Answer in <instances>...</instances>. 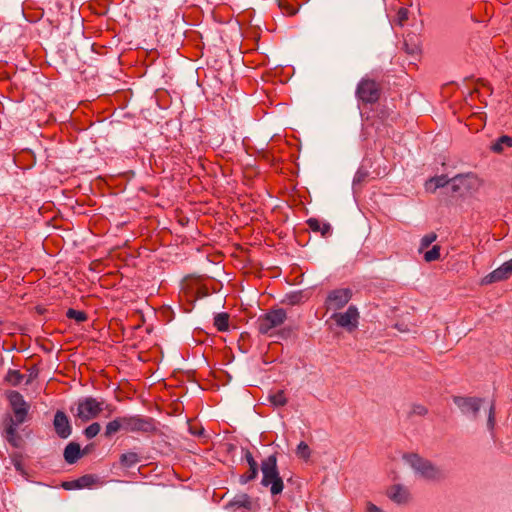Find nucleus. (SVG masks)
<instances>
[{
  "mask_svg": "<svg viewBox=\"0 0 512 512\" xmlns=\"http://www.w3.org/2000/svg\"><path fill=\"white\" fill-rule=\"evenodd\" d=\"M9 401L14 412V416H8L4 420V433L6 440L14 447L18 448L22 445V438L16 432L17 426L22 424L28 413V406L23 396L19 392H11Z\"/></svg>",
  "mask_w": 512,
  "mask_h": 512,
  "instance_id": "obj_1",
  "label": "nucleus"
},
{
  "mask_svg": "<svg viewBox=\"0 0 512 512\" xmlns=\"http://www.w3.org/2000/svg\"><path fill=\"white\" fill-rule=\"evenodd\" d=\"M261 471L263 475L261 484L265 487L270 486L272 495L280 494L283 491L284 483L277 469V458L275 455H270L262 461Z\"/></svg>",
  "mask_w": 512,
  "mask_h": 512,
  "instance_id": "obj_2",
  "label": "nucleus"
},
{
  "mask_svg": "<svg viewBox=\"0 0 512 512\" xmlns=\"http://www.w3.org/2000/svg\"><path fill=\"white\" fill-rule=\"evenodd\" d=\"M484 181L474 173L459 174L451 179V189L459 195H473L483 186Z\"/></svg>",
  "mask_w": 512,
  "mask_h": 512,
  "instance_id": "obj_3",
  "label": "nucleus"
},
{
  "mask_svg": "<svg viewBox=\"0 0 512 512\" xmlns=\"http://www.w3.org/2000/svg\"><path fill=\"white\" fill-rule=\"evenodd\" d=\"M405 460L411 468L427 480H440L444 476L441 469L434 466L430 461L421 458L417 454L406 455Z\"/></svg>",
  "mask_w": 512,
  "mask_h": 512,
  "instance_id": "obj_4",
  "label": "nucleus"
},
{
  "mask_svg": "<svg viewBox=\"0 0 512 512\" xmlns=\"http://www.w3.org/2000/svg\"><path fill=\"white\" fill-rule=\"evenodd\" d=\"M286 319L287 314L284 309H272L258 318V331L261 334H268L271 330L281 326Z\"/></svg>",
  "mask_w": 512,
  "mask_h": 512,
  "instance_id": "obj_5",
  "label": "nucleus"
},
{
  "mask_svg": "<svg viewBox=\"0 0 512 512\" xmlns=\"http://www.w3.org/2000/svg\"><path fill=\"white\" fill-rule=\"evenodd\" d=\"M103 410V402H99L93 397H86L79 400L77 404L76 416L83 422L96 418Z\"/></svg>",
  "mask_w": 512,
  "mask_h": 512,
  "instance_id": "obj_6",
  "label": "nucleus"
},
{
  "mask_svg": "<svg viewBox=\"0 0 512 512\" xmlns=\"http://www.w3.org/2000/svg\"><path fill=\"white\" fill-rule=\"evenodd\" d=\"M360 314L356 306L351 305L345 312L334 313L331 319L348 332H353L359 324Z\"/></svg>",
  "mask_w": 512,
  "mask_h": 512,
  "instance_id": "obj_7",
  "label": "nucleus"
},
{
  "mask_svg": "<svg viewBox=\"0 0 512 512\" xmlns=\"http://www.w3.org/2000/svg\"><path fill=\"white\" fill-rule=\"evenodd\" d=\"M356 95L362 102L374 103L380 97L379 85L372 79L364 78L357 86Z\"/></svg>",
  "mask_w": 512,
  "mask_h": 512,
  "instance_id": "obj_8",
  "label": "nucleus"
},
{
  "mask_svg": "<svg viewBox=\"0 0 512 512\" xmlns=\"http://www.w3.org/2000/svg\"><path fill=\"white\" fill-rule=\"evenodd\" d=\"M125 431L152 434L156 431V426L152 418H143L141 416H125Z\"/></svg>",
  "mask_w": 512,
  "mask_h": 512,
  "instance_id": "obj_9",
  "label": "nucleus"
},
{
  "mask_svg": "<svg viewBox=\"0 0 512 512\" xmlns=\"http://www.w3.org/2000/svg\"><path fill=\"white\" fill-rule=\"evenodd\" d=\"M352 298V291L349 288H338L330 291L327 295L325 306L327 310L337 311L345 307Z\"/></svg>",
  "mask_w": 512,
  "mask_h": 512,
  "instance_id": "obj_10",
  "label": "nucleus"
},
{
  "mask_svg": "<svg viewBox=\"0 0 512 512\" xmlns=\"http://www.w3.org/2000/svg\"><path fill=\"white\" fill-rule=\"evenodd\" d=\"M454 403L465 415L476 419L482 405V399L476 397H454Z\"/></svg>",
  "mask_w": 512,
  "mask_h": 512,
  "instance_id": "obj_11",
  "label": "nucleus"
},
{
  "mask_svg": "<svg viewBox=\"0 0 512 512\" xmlns=\"http://www.w3.org/2000/svg\"><path fill=\"white\" fill-rule=\"evenodd\" d=\"M512 275V259L503 263L500 267L487 274L482 283L485 285L508 279Z\"/></svg>",
  "mask_w": 512,
  "mask_h": 512,
  "instance_id": "obj_12",
  "label": "nucleus"
},
{
  "mask_svg": "<svg viewBox=\"0 0 512 512\" xmlns=\"http://www.w3.org/2000/svg\"><path fill=\"white\" fill-rule=\"evenodd\" d=\"M54 428L61 438H68L71 434V426L68 417L62 411H57L54 416Z\"/></svg>",
  "mask_w": 512,
  "mask_h": 512,
  "instance_id": "obj_13",
  "label": "nucleus"
},
{
  "mask_svg": "<svg viewBox=\"0 0 512 512\" xmlns=\"http://www.w3.org/2000/svg\"><path fill=\"white\" fill-rule=\"evenodd\" d=\"M388 496L391 500L398 504H405L410 499V493L408 489L401 485H393L388 490Z\"/></svg>",
  "mask_w": 512,
  "mask_h": 512,
  "instance_id": "obj_14",
  "label": "nucleus"
},
{
  "mask_svg": "<svg viewBox=\"0 0 512 512\" xmlns=\"http://www.w3.org/2000/svg\"><path fill=\"white\" fill-rule=\"evenodd\" d=\"M33 375L30 373L28 375L22 374L18 370H9L6 375V380L12 386H19L22 383L25 385L30 384L33 381Z\"/></svg>",
  "mask_w": 512,
  "mask_h": 512,
  "instance_id": "obj_15",
  "label": "nucleus"
},
{
  "mask_svg": "<svg viewBox=\"0 0 512 512\" xmlns=\"http://www.w3.org/2000/svg\"><path fill=\"white\" fill-rule=\"evenodd\" d=\"M451 180L445 175L435 176L430 178L425 183V189L427 192L434 193L438 188L446 186Z\"/></svg>",
  "mask_w": 512,
  "mask_h": 512,
  "instance_id": "obj_16",
  "label": "nucleus"
},
{
  "mask_svg": "<svg viewBox=\"0 0 512 512\" xmlns=\"http://www.w3.org/2000/svg\"><path fill=\"white\" fill-rule=\"evenodd\" d=\"M308 227L314 232H320L322 236H327L331 232V227L328 223L322 222L316 218H310L307 220Z\"/></svg>",
  "mask_w": 512,
  "mask_h": 512,
  "instance_id": "obj_17",
  "label": "nucleus"
},
{
  "mask_svg": "<svg viewBox=\"0 0 512 512\" xmlns=\"http://www.w3.org/2000/svg\"><path fill=\"white\" fill-rule=\"evenodd\" d=\"M81 456L80 446L77 443H69L64 450V458L69 464L75 463Z\"/></svg>",
  "mask_w": 512,
  "mask_h": 512,
  "instance_id": "obj_18",
  "label": "nucleus"
},
{
  "mask_svg": "<svg viewBox=\"0 0 512 512\" xmlns=\"http://www.w3.org/2000/svg\"><path fill=\"white\" fill-rule=\"evenodd\" d=\"M125 416L124 417H118L110 422L107 423L105 428V436L111 437L120 430H125Z\"/></svg>",
  "mask_w": 512,
  "mask_h": 512,
  "instance_id": "obj_19",
  "label": "nucleus"
},
{
  "mask_svg": "<svg viewBox=\"0 0 512 512\" xmlns=\"http://www.w3.org/2000/svg\"><path fill=\"white\" fill-rule=\"evenodd\" d=\"M245 458H246L249 468L251 470V475H243L242 476L243 483H247V482L255 479L258 474V464L255 461V459L253 458L252 454L250 452H247L245 455Z\"/></svg>",
  "mask_w": 512,
  "mask_h": 512,
  "instance_id": "obj_20",
  "label": "nucleus"
},
{
  "mask_svg": "<svg viewBox=\"0 0 512 512\" xmlns=\"http://www.w3.org/2000/svg\"><path fill=\"white\" fill-rule=\"evenodd\" d=\"M504 147H512V138L509 136H501L491 146V150L496 153L503 151Z\"/></svg>",
  "mask_w": 512,
  "mask_h": 512,
  "instance_id": "obj_21",
  "label": "nucleus"
},
{
  "mask_svg": "<svg viewBox=\"0 0 512 512\" xmlns=\"http://www.w3.org/2000/svg\"><path fill=\"white\" fill-rule=\"evenodd\" d=\"M139 462V456L135 452H126L120 456L122 466L130 468Z\"/></svg>",
  "mask_w": 512,
  "mask_h": 512,
  "instance_id": "obj_22",
  "label": "nucleus"
},
{
  "mask_svg": "<svg viewBox=\"0 0 512 512\" xmlns=\"http://www.w3.org/2000/svg\"><path fill=\"white\" fill-rule=\"evenodd\" d=\"M269 401L276 407H282L287 404V397L283 390H278L269 395Z\"/></svg>",
  "mask_w": 512,
  "mask_h": 512,
  "instance_id": "obj_23",
  "label": "nucleus"
},
{
  "mask_svg": "<svg viewBox=\"0 0 512 512\" xmlns=\"http://www.w3.org/2000/svg\"><path fill=\"white\" fill-rule=\"evenodd\" d=\"M214 326L218 331H226L229 327V315L227 313H219L214 318Z\"/></svg>",
  "mask_w": 512,
  "mask_h": 512,
  "instance_id": "obj_24",
  "label": "nucleus"
},
{
  "mask_svg": "<svg viewBox=\"0 0 512 512\" xmlns=\"http://www.w3.org/2000/svg\"><path fill=\"white\" fill-rule=\"evenodd\" d=\"M232 505L240 508H246L251 509L252 508V501L251 498L247 494H241L234 498Z\"/></svg>",
  "mask_w": 512,
  "mask_h": 512,
  "instance_id": "obj_25",
  "label": "nucleus"
},
{
  "mask_svg": "<svg viewBox=\"0 0 512 512\" xmlns=\"http://www.w3.org/2000/svg\"><path fill=\"white\" fill-rule=\"evenodd\" d=\"M78 489L91 488L95 483L96 479L93 475H84L75 480Z\"/></svg>",
  "mask_w": 512,
  "mask_h": 512,
  "instance_id": "obj_26",
  "label": "nucleus"
},
{
  "mask_svg": "<svg viewBox=\"0 0 512 512\" xmlns=\"http://www.w3.org/2000/svg\"><path fill=\"white\" fill-rule=\"evenodd\" d=\"M279 7L281 8L282 12L288 16L295 15L299 10L298 7H296L293 3L289 2L288 0H281L279 3Z\"/></svg>",
  "mask_w": 512,
  "mask_h": 512,
  "instance_id": "obj_27",
  "label": "nucleus"
},
{
  "mask_svg": "<svg viewBox=\"0 0 512 512\" xmlns=\"http://www.w3.org/2000/svg\"><path fill=\"white\" fill-rule=\"evenodd\" d=\"M440 246L434 245L430 250L426 251L424 254V259L426 262L436 261L440 258Z\"/></svg>",
  "mask_w": 512,
  "mask_h": 512,
  "instance_id": "obj_28",
  "label": "nucleus"
},
{
  "mask_svg": "<svg viewBox=\"0 0 512 512\" xmlns=\"http://www.w3.org/2000/svg\"><path fill=\"white\" fill-rule=\"evenodd\" d=\"M66 316L69 319H74L77 323L84 322L87 319V315L85 312L75 309H69L66 313Z\"/></svg>",
  "mask_w": 512,
  "mask_h": 512,
  "instance_id": "obj_29",
  "label": "nucleus"
},
{
  "mask_svg": "<svg viewBox=\"0 0 512 512\" xmlns=\"http://www.w3.org/2000/svg\"><path fill=\"white\" fill-rule=\"evenodd\" d=\"M297 455L304 459V460H308L309 457H310V454H311V451H310V448L309 446L307 445V443H305L304 441H301L298 446H297V451H296Z\"/></svg>",
  "mask_w": 512,
  "mask_h": 512,
  "instance_id": "obj_30",
  "label": "nucleus"
},
{
  "mask_svg": "<svg viewBox=\"0 0 512 512\" xmlns=\"http://www.w3.org/2000/svg\"><path fill=\"white\" fill-rule=\"evenodd\" d=\"M101 430V426L99 423L95 422L90 424L84 431L85 436L88 439L94 438Z\"/></svg>",
  "mask_w": 512,
  "mask_h": 512,
  "instance_id": "obj_31",
  "label": "nucleus"
},
{
  "mask_svg": "<svg viewBox=\"0 0 512 512\" xmlns=\"http://www.w3.org/2000/svg\"><path fill=\"white\" fill-rule=\"evenodd\" d=\"M437 236L435 233H430V234H427L425 235L422 239H421V243H420V252L423 251L424 249L428 248L435 240H436Z\"/></svg>",
  "mask_w": 512,
  "mask_h": 512,
  "instance_id": "obj_32",
  "label": "nucleus"
},
{
  "mask_svg": "<svg viewBox=\"0 0 512 512\" xmlns=\"http://www.w3.org/2000/svg\"><path fill=\"white\" fill-rule=\"evenodd\" d=\"M409 12L406 8H400L397 13L398 22L402 25L404 22L408 20Z\"/></svg>",
  "mask_w": 512,
  "mask_h": 512,
  "instance_id": "obj_33",
  "label": "nucleus"
},
{
  "mask_svg": "<svg viewBox=\"0 0 512 512\" xmlns=\"http://www.w3.org/2000/svg\"><path fill=\"white\" fill-rule=\"evenodd\" d=\"M495 425V409L494 406L491 405L489 408V415H488V427L490 429H493Z\"/></svg>",
  "mask_w": 512,
  "mask_h": 512,
  "instance_id": "obj_34",
  "label": "nucleus"
},
{
  "mask_svg": "<svg viewBox=\"0 0 512 512\" xmlns=\"http://www.w3.org/2000/svg\"><path fill=\"white\" fill-rule=\"evenodd\" d=\"M427 412V408L423 405H415L412 409V413L419 416H424Z\"/></svg>",
  "mask_w": 512,
  "mask_h": 512,
  "instance_id": "obj_35",
  "label": "nucleus"
},
{
  "mask_svg": "<svg viewBox=\"0 0 512 512\" xmlns=\"http://www.w3.org/2000/svg\"><path fill=\"white\" fill-rule=\"evenodd\" d=\"M12 462L18 471L22 470L20 456L18 454L12 455Z\"/></svg>",
  "mask_w": 512,
  "mask_h": 512,
  "instance_id": "obj_36",
  "label": "nucleus"
},
{
  "mask_svg": "<svg viewBox=\"0 0 512 512\" xmlns=\"http://www.w3.org/2000/svg\"><path fill=\"white\" fill-rule=\"evenodd\" d=\"M62 487L65 489V490H74V489H78L77 486H76V483H75V480H72V481H65L62 483Z\"/></svg>",
  "mask_w": 512,
  "mask_h": 512,
  "instance_id": "obj_37",
  "label": "nucleus"
},
{
  "mask_svg": "<svg viewBox=\"0 0 512 512\" xmlns=\"http://www.w3.org/2000/svg\"><path fill=\"white\" fill-rule=\"evenodd\" d=\"M365 512H383V511L379 507H377L375 504H373L372 502H367Z\"/></svg>",
  "mask_w": 512,
  "mask_h": 512,
  "instance_id": "obj_38",
  "label": "nucleus"
}]
</instances>
